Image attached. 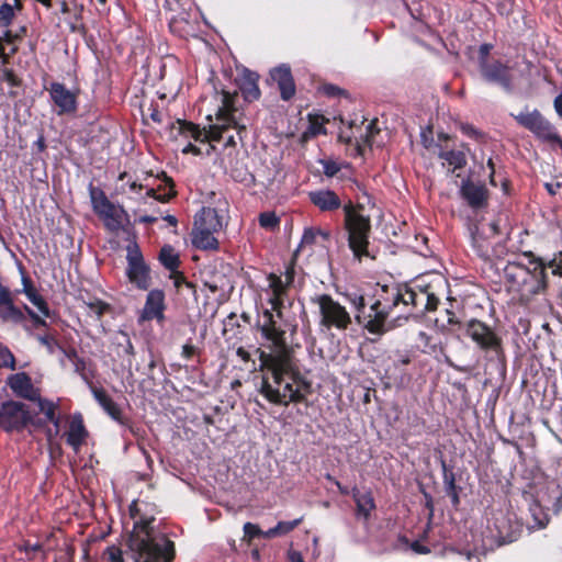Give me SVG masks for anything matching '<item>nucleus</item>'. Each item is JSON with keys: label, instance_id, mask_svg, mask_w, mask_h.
I'll list each match as a JSON object with an SVG mask.
<instances>
[{"label": "nucleus", "instance_id": "f257e3e1", "mask_svg": "<svg viewBox=\"0 0 562 562\" xmlns=\"http://www.w3.org/2000/svg\"><path fill=\"white\" fill-rule=\"evenodd\" d=\"M258 327L262 337L273 347L270 353L262 352L260 356L266 373L262 375L259 392L277 405L303 402L308 385L295 369L286 347L285 331L278 324L272 311H263Z\"/></svg>", "mask_w": 562, "mask_h": 562}, {"label": "nucleus", "instance_id": "f03ea898", "mask_svg": "<svg viewBox=\"0 0 562 562\" xmlns=\"http://www.w3.org/2000/svg\"><path fill=\"white\" fill-rule=\"evenodd\" d=\"M385 296L376 300L366 310L364 297L362 295H348L352 307L355 308V318L359 325H362L369 333L382 335L387 330L386 318L395 310L402 306L403 316L407 318L412 315H423L426 312L437 308L439 299L429 286L422 284H401L384 290ZM398 314L397 317H401Z\"/></svg>", "mask_w": 562, "mask_h": 562}, {"label": "nucleus", "instance_id": "7ed1b4c3", "mask_svg": "<svg viewBox=\"0 0 562 562\" xmlns=\"http://www.w3.org/2000/svg\"><path fill=\"white\" fill-rule=\"evenodd\" d=\"M148 504L143 501H134L130 506L134 527L126 557L134 562H171L175 558V544L154 527L155 518L145 513Z\"/></svg>", "mask_w": 562, "mask_h": 562}, {"label": "nucleus", "instance_id": "20e7f679", "mask_svg": "<svg viewBox=\"0 0 562 562\" xmlns=\"http://www.w3.org/2000/svg\"><path fill=\"white\" fill-rule=\"evenodd\" d=\"M310 201L321 212H335L340 207L345 213V228L348 234V246L353 258L361 261L370 257L369 236L371 232V220L362 213V206H355L351 201L344 204L339 195L329 189H319L308 193Z\"/></svg>", "mask_w": 562, "mask_h": 562}, {"label": "nucleus", "instance_id": "39448f33", "mask_svg": "<svg viewBox=\"0 0 562 562\" xmlns=\"http://www.w3.org/2000/svg\"><path fill=\"white\" fill-rule=\"evenodd\" d=\"M527 263L510 261L504 268L505 279L512 292L519 295L522 302H528L533 295L544 291L546 266L532 254H525Z\"/></svg>", "mask_w": 562, "mask_h": 562}, {"label": "nucleus", "instance_id": "423d86ee", "mask_svg": "<svg viewBox=\"0 0 562 562\" xmlns=\"http://www.w3.org/2000/svg\"><path fill=\"white\" fill-rule=\"evenodd\" d=\"M228 97L224 93H217V90L214 92V102L216 105L215 109V122L210 125L209 130H201L198 125L186 122L178 121V130L179 135L188 140V144H194L196 146L206 148L207 142L217 140L223 137L222 132L225 131V127L229 124V122H235L234 117L227 116V106H228Z\"/></svg>", "mask_w": 562, "mask_h": 562}, {"label": "nucleus", "instance_id": "0eeeda50", "mask_svg": "<svg viewBox=\"0 0 562 562\" xmlns=\"http://www.w3.org/2000/svg\"><path fill=\"white\" fill-rule=\"evenodd\" d=\"M217 93H224V94H226L228 97L229 100H228V106H227L228 108L227 109V116L234 117L235 121H237V123L229 122L227 127H225V131L222 132L223 137H221L216 142L223 140L224 142V147H235L236 146L235 134L241 140L243 139V134L246 133V124L243 122V120L240 117L241 114L238 112V110L234 105L235 94H232V93H229L228 91H225V90H221V91L217 90ZM214 142L215 140L207 142V145H206L205 149H203L202 147L196 146L194 144L186 145L182 148V153L183 154H192V155H195V156L203 155V154L204 155H211V153L215 149L214 145L212 144Z\"/></svg>", "mask_w": 562, "mask_h": 562}, {"label": "nucleus", "instance_id": "6e6552de", "mask_svg": "<svg viewBox=\"0 0 562 562\" xmlns=\"http://www.w3.org/2000/svg\"><path fill=\"white\" fill-rule=\"evenodd\" d=\"M311 301L318 307L319 326L322 328L346 330L351 325L350 313L329 294H317Z\"/></svg>", "mask_w": 562, "mask_h": 562}, {"label": "nucleus", "instance_id": "1a4fd4ad", "mask_svg": "<svg viewBox=\"0 0 562 562\" xmlns=\"http://www.w3.org/2000/svg\"><path fill=\"white\" fill-rule=\"evenodd\" d=\"M89 195L94 213L109 231L116 232L123 227L127 214L121 205L112 203L102 189L92 184L89 187Z\"/></svg>", "mask_w": 562, "mask_h": 562}, {"label": "nucleus", "instance_id": "9d476101", "mask_svg": "<svg viewBox=\"0 0 562 562\" xmlns=\"http://www.w3.org/2000/svg\"><path fill=\"white\" fill-rule=\"evenodd\" d=\"M510 115L521 127L528 130L541 142L562 146V139L555 127L538 110L525 109Z\"/></svg>", "mask_w": 562, "mask_h": 562}, {"label": "nucleus", "instance_id": "9b49d317", "mask_svg": "<svg viewBox=\"0 0 562 562\" xmlns=\"http://www.w3.org/2000/svg\"><path fill=\"white\" fill-rule=\"evenodd\" d=\"M33 417L26 404L8 401L0 406V427L5 431L25 428Z\"/></svg>", "mask_w": 562, "mask_h": 562}, {"label": "nucleus", "instance_id": "f8f14e48", "mask_svg": "<svg viewBox=\"0 0 562 562\" xmlns=\"http://www.w3.org/2000/svg\"><path fill=\"white\" fill-rule=\"evenodd\" d=\"M126 250V274L130 282L135 284L140 290H147L150 284L149 268L144 261L138 245L136 243L130 244Z\"/></svg>", "mask_w": 562, "mask_h": 562}, {"label": "nucleus", "instance_id": "ddd939ff", "mask_svg": "<svg viewBox=\"0 0 562 562\" xmlns=\"http://www.w3.org/2000/svg\"><path fill=\"white\" fill-rule=\"evenodd\" d=\"M467 335L482 349L498 351L501 341L494 331L483 322L471 319L465 327Z\"/></svg>", "mask_w": 562, "mask_h": 562}, {"label": "nucleus", "instance_id": "4468645a", "mask_svg": "<svg viewBox=\"0 0 562 562\" xmlns=\"http://www.w3.org/2000/svg\"><path fill=\"white\" fill-rule=\"evenodd\" d=\"M52 101L57 106L59 115L70 114L77 110V95L65 85L60 82H52L47 89Z\"/></svg>", "mask_w": 562, "mask_h": 562}, {"label": "nucleus", "instance_id": "2eb2a0df", "mask_svg": "<svg viewBox=\"0 0 562 562\" xmlns=\"http://www.w3.org/2000/svg\"><path fill=\"white\" fill-rule=\"evenodd\" d=\"M480 70L487 82L497 83L507 91L512 89L509 68L501 61L481 63Z\"/></svg>", "mask_w": 562, "mask_h": 562}, {"label": "nucleus", "instance_id": "dca6fc26", "mask_svg": "<svg viewBox=\"0 0 562 562\" xmlns=\"http://www.w3.org/2000/svg\"><path fill=\"white\" fill-rule=\"evenodd\" d=\"M165 311V294L161 290H151L146 296V302L142 310L139 321L157 319L162 322Z\"/></svg>", "mask_w": 562, "mask_h": 562}, {"label": "nucleus", "instance_id": "f3484780", "mask_svg": "<svg viewBox=\"0 0 562 562\" xmlns=\"http://www.w3.org/2000/svg\"><path fill=\"white\" fill-rule=\"evenodd\" d=\"M461 198L475 210L485 206L487 201L486 188L477 182L465 180L460 188Z\"/></svg>", "mask_w": 562, "mask_h": 562}, {"label": "nucleus", "instance_id": "a211bd4d", "mask_svg": "<svg viewBox=\"0 0 562 562\" xmlns=\"http://www.w3.org/2000/svg\"><path fill=\"white\" fill-rule=\"evenodd\" d=\"M271 79L277 83L282 100L288 101L295 94V83L288 65H280L270 71Z\"/></svg>", "mask_w": 562, "mask_h": 562}, {"label": "nucleus", "instance_id": "6ab92c4d", "mask_svg": "<svg viewBox=\"0 0 562 562\" xmlns=\"http://www.w3.org/2000/svg\"><path fill=\"white\" fill-rule=\"evenodd\" d=\"M8 384L13 393L23 398L35 401L40 396L38 390L34 387L31 378L24 372L12 374Z\"/></svg>", "mask_w": 562, "mask_h": 562}, {"label": "nucleus", "instance_id": "aec40b11", "mask_svg": "<svg viewBox=\"0 0 562 562\" xmlns=\"http://www.w3.org/2000/svg\"><path fill=\"white\" fill-rule=\"evenodd\" d=\"M470 236L472 241V247L475 250L476 255L481 258L490 257L491 243L492 238L488 236L485 225L483 222L475 223L470 226Z\"/></svg>", "mask_w": 562, "mask_h": 562}, {"label": "nucleus", "instance_id": "412c9836", "mask_svg": "<svg viewBox=\"0 0 562 562\" xmlns=\"http://www.w3.org/2000/svg\"><path fill=\"white\" fill-rule=\"evenodd\" d=\"M67 443L78 452L81 445L86 440L88 432L83 425V419L80 414H74L71 416L69 428L65 434Z\"/></svg>", "mask_w": 562, "mask_h": 562}, {"label": "nucleus", "instance_id": "4be33fe9", "mask_svg": "<svg viewBox=\"0 0 562 562\" xmlns=\"http://www.w3.org/2000/svg\"><path fill=\"white\" fill-rule=\"evenodd\" d=\"M269 290L271 292L269 302L272 306V311L277 312V317L281 318L282 314L280 307L283 304V295L286 292L289 285L283 281L280 276L271 273L268 277Z\"/></svg>", "mask_w": 562, "mask_h": 562}, {"label": "nucleus", "instance_id": "5701e85b", "mask_svg": "<svg viewBox=\"0 0 562 562\" xmlns=\"http://www.w3.org/2000/svg\"><path fill=\"white\" fill-rule=\"evenodd\" d=\"M91 392L98 404L113 420L124 423L121 408L103 389L91 387Z\"/></svg>", "mask_w": 562, "mask_h": 562}, {"label": "nucleus", "instance_id": "b1692460", "mask_svg": "<svg viewBox=\"0 0 562 562\" xmlns=\"http://www.w3.org/2000/svg\"><path fill=\"white\" fill-rule=\"evenodd\" d=\"M194 227L216 233L221 231L222 222L214 209L202 207V210L195 215Z\"/></svg>", "mask_w": 562, "mask_h": 562}, {"label": "nucleus", "instance_id": "393cba45", "mask_svg": "<svg viewBox=\"0 0 562 562\" xmlns=\"http://www.w3.org/2000/svg\"><path fill=\"white\" fill-rule=\"evenodd\" d=\"M214 234L215 233L194 227L192 231L193 246L202 250H216L218 248V241L214 237Z\"/></svg>", "mask_w": 562, "mask_h": 562}, {"label": "nucleus", "instance_id": "a878e982", "mask_svg": "<svg viewBox=\"0 0 562 562\" xmlns=\"http://www.w3.org/2000/svg\"><path fill=\"white\" fill-rule=\"evenodd\" d=\"M36 400L41 413L54 425V435L57 436L60 429V418L57 415L58 404L46 398H41L40 396Z\"/></svg>", "mask_w": 562, "mask_h": 562}, {"label": "nucleus", "instance_id": "bb28decb", "mask_svg": "<svg viewBox=\"0 0 562 562\" xmlns=\"http://www.w3.org/2000/svg\"><path fill=\"white\" fill-rule=\"evenodd\" d=\"M243 82L240 89L243 90L245 98L249 100H256L260 97V90L258 88V75L248 69L243 72Z\"/></svg>", "mask_w": 562, "mask_h": 562}, {"label": "nucleus", "instance_id": "cd10ccee", "mask_svg": "<svg viewBox=\"0 0 562 562\" xmlns=\"http://www.w3.org/2000/svg\"><path fill=\"white\" fill-rule=\"evenodd\" d=\"M352 497L356 502L358 514L368 518L375 507L372 494L370 492L361 493L359 490L353 488Z\"/></svg>", "mask_w": 562, "mask_h": 562}, {"label": "nucleus", "instance_id": "c85d7f7f", "mask_svg": "<svg viewBox=\"0 0 562 562\" xmlns=\"http://www.w3.org/2000/svg\"><path fill=\"white\" fill-rule=\"evenodd\" d=\"M438 156L443 160V165H447L452 171L467 165V157L461 150H440Z\"/></svg>", "mask_w": 562, "mask_h": 562}, {"label": "nucleus", "instance_id": "c756f323", "mask_svg": "<svg viewBox=\"0 0 562 562\" xmlns=\"http://www.w3.org/2000/svg\"><path fill=\"white\" fill-rule=\"evenodd\" d=\"M303 518H297L291 521H279L276 527L268 529L262 533L263 538L271 539L279 536H284L295 529Z\"/></svg>", "mask_w": 562, "mask_h": 562}, {"label": "nucleus", "instance_id": "7c9ffc66", "mask_svg": "<svg viewBox=\"0 0 562 562\" xmlns=\"http://www.w3.org/2000/svg\"><path fill=\"white\" fill-rule=\"evenodd\" d=\"M37 340L44 347H46L48 353H50V355H55L57 351H59L60 353H63L67 358H71V357L76 356V350L75 349H70V350L64 349L59 345V342L53 336H50V335H38L37 336Z\"/></svg>", "mask_w": 562, "mask_h": 562}, {"label": "nucleus", "instance_id": "2f4dec72", "mask_svg": "<svg viewBox=\"0 0 562 562\" xmlns=\"http://www.w3.org/2000/svg\"><path fill=\"white\" fill-rule=\"evenodd\" d=\"M159 260L162 263V266L168 269L170 272H175V270L178 269L180 260L179 256L176 252V250L167 245L164 246L159 254Z\"/></svg>", "mask_w": 562, "mask_h": 562}, {"label": "nucleus", "instance_id": "473e14b6", "mask_svg": "<svg viewBox=\"0 0 562 562\" xmlns=\"http://www.w3.org/2000/svg\"><path fill=\"white\" fill-rule=\"evenodd\" d=\"M0 317L3 321L20 323L23 319V313L13 305L11 295L8 303L0 304Z\"/></svg>", "mask_w": 562, "mask_h": 562}, {"label": "nucleus", "instance_id": "72a5a7b5", "mask_svg": "<svg viewBox=\"0 0 562 562\" xmlns=\"http://www.w3.org/2000/svg\"><path fill=\"white\" fill-rule=\"evenodd\" d=\"M15 10H21V5L16 7L14 2H4L0 5V27H8L12 23Z\"/></svg>", "mask_w": 562, "mask_h": 562}, {"label": "nucleus", "instance_id": "f704fd0d", "mask_svg": "<svg viewBox=\"0 0 562 562\" xmlns=\"http://www.w3.org/2000/svg\"><path fill=\"white\" fill-rule=\"evenodd\" d=\"M162 176H164V181H165L166 186L168 187V191L162 194H157L155 189H149L147 191V194L149 196H153L157 201L167 202L176 194V192L173 191L172 180L169 177H167L165 173Z\"/></svg>", "mask_w": 562, "mask_h": 562}, {"label": "nucleus", "instance_id": "c9c22d12", "mask_svg": "<svg viewBox=\"0 0 562 562\" xmlns=\"http://www.w3.org/2000/svg\"><path fill=\"white\" fill-rule=\"evenodd\" d=\"M95 562H124V560L122 558L121 549L115 546H111L103 551Z\"/></svg>", "mask_w": 562, "mask_h": 562}, {"label": "nucleus", "instance_id": "e433bc0d", "mask_svg": "<svg viewBox=\"0 0 562 562\" xmlns=\"http://www.w3.org/2000/svg\"><path fill=\"white\" fill-rule=\"evenodd\" d=\"M280 220L273 212H265L259 216V224L266 229H274L279 226Z\"/></svg>", "mask_w": 562, "mask_h": 562}, {"label": "nucleus", "instance_id": "4c0bfd02", "mask_svg": "<svg viewBox=\"0 0 562 562\" xmlns=\"http://www.w3.org/2000/svg\"><path fill=\"white\" fill-rule=\"evenodd\" d=\"M0 368L15 369L14 356L2 344H0Z\"/></svg>", "mask_w": 562, "mask_h": 562}, {"label": "nucleus", "instance_id": "58836bf2", "mask_svg": "<svg viewBox=\"0 0 562 562\" xmlns=\"http://www.w3.org/2000/svg\"><path fill=\"white\" fill-rule=\"evenodd\" d=\"M86 305L89 315H94L97 318H100L109 310V305L100 300L88 302Z\"/></svg>", "mask_w": 562, "mask_h": 562}, {"label": "nucleus", "instance_id": "ea45409f", "mask_svg": "<svg viewBox=\"0 0 562 562\" xmlns=\"http://www.w3.org/2000/svg\"><path fill=\"white\" fill-rule=\"evenodd\" d=\"M25 293L29 300L38 308V311L44 316H48L49 312L45 301L40 295H37L33 290L25 289Z\"/></svg>", "mask_w": 562, "mask_h": 562}, {"label": "nucleus", "instance_id": "a19ab883", "mask_svg": "<svg viewBox=\"0 0 562 562\" xmlns=\"http://www.w3.org/2000/svg\"><path fill=\"white\" fill-rule=\"evenodd\" d=\"M318 233L319 232H317L316 228H306L301 238L300 248L315 244L318 238Z\"/></svg>", "mask_w": 562, "mask_h": 562}, {"label": "nucleus", "instance_id": "79ce46f5", "mask_svg": "<svg viewBox=\"0 0 562 562\" xmlns=\"http://www.w3.org/2000/svg\"><path fill=\"white\" fill-rule=\"evenodd\" d=\"M243 529H244L245 537H248L249 540L255 537H258V536L262 537V533L265 532V531H261L257 525L251 524V522H246L244 525Z\"/></svg>", "mask_w": 562, "mask_h": 562}, {"label": "nucleus", "instance_id": "37998d69", "mask_svg": "<svg viewBox=\"0 0 562 562\" xmlns=\"http://www.w3.org/2000/svg\"><path fill=\"white\" fill-rule=\"evenodd\" d=\"M322 164H323L324 173L327 177H334L340 170V167H339V165L336 161L324 160Z\"/></svg>", "mask_w": 562, "mask_h": 562}, {"label": "nucleus", "instance_id": "c03bdc74", "mask_svg": "<svg viewBox=\"0 0 562 562\" xmlns=\"http://www.w3.org/2000/svg\"><path fill=\"white\" fill-rule=\"evenodd\" d=\"M170 279L173 280L175 288L179 289L182 284H186L188 288H193L192 283L188 282L183 274L177 270L171 272Z\"/></svg>", "mask_w": 562, "mask_h": 562}, {"label": "nucleus", "instance_id": "a18cd8bd", "mask_svg": "<svg viewBox=\"0 0 562 562\" xmlns=\"http://www.w3.org/2000/svg\"><path fill=\"white\" fill-rule=\"evenodd\" d=\"M0 81L8 82L11 87H14L18 85L16 77L10 69H2L0 70Z\"/></svg>", "mask_w": 562, "mask_h": 562}, {"label": "nucleus", "instance_id": "49530a36", "mask_svg": "<svg viewBox=\"0 0 562 562\" xmlns=\"http://www.w3.org/2000/svg\"><path fill=\"white\" fill-rule=\"evenodd\" d=\"M447 493L451 496L452 504L457 506L459 504V495L456 491L454 479L451 477L447 485Z\"/></svg>", "mask_w": 562, "mask_h": 562}, {"label": "nucleus", "instance_id": "de8ad7c7", "mask_svg": "<svg viewBox=\"0 0 562 562\" xmlns=\"http://www.w3.org/2000/svg\"><path fill=\"white\" fill-rule=\"evenodd\" d=\"M484 225L488 236L492 238L499 234V225L497 221H491L490 223H484Z\"/></svg>", "mask_w": 562, "mask_h": 562}, {"label": "nucleus", "instance_id": "09e8293b", "mask_svg": "<svg viewBox=\"0 0 562 562\" xmlns=\"http://www.w3.org/2000/svg\"><path fill=\"white\" fill-rule=\"evenodd\" d=\"M23 549L24 551L30 554L32 553L33 555L31 557L32 559L35 558V555L40 552H42V546L40 543H30V542H26L24 543L23 546Z\"/></svg>", "mask_w": 562, "mask_h": 562}, {"label": "nucleus", "instance_id": "8fccbe9b", "mask_svg": "<svg viewBox=\"0 0 562 562\" xmlns=\"http://www.w3.org/2000/svg\"><path fill=\"white\" fill-rule=\"evenodd\" d=\"M323 91L326 95H329V97H336V95L344 93V91L339 87L334 86V85H324Z\"/></svg>", "mask_w": 562, "mask_h": 562}, {"label": "nucleus", "instance_id": "3c124183", "mask_svg": "<svg viewBox=\"0 0 562 562\" xmlns=\"http://www.w3.org/2000/svg\"><path fill=\"white\" fill-rule=\"evenodd\" d=\"M492 46L490 44H483L480 46L479 55H480V64L481 63H488L487 56L490 54Z\"/></svg>", "mask_w": 562, "mask_h": 562}, {"label": "nucleus", "instance_id": "603ef678", "mask_svg": "<svg viewBox=\"0 0 562 562\" xmlns=\"http://www.w3.org/2000/svg\"><path fill=\"white\" fill-rule=\"evenodd\" d=\"M70 360L75 361V371L80 373L83 376V369H85V361L76 355L75 357L69 358Z\"/></svg>", "mask_w": 562, "mask_h": 562}, {"label": "nucleus", "instance_id": "864d4df0", "mask_svg": "<svg viewBox=\"0 0 562 562\" xmlns=\"http://www.w3.org/2000/svg\"><path fill=\"white\" fill-rule=\"evenodd\" d=\"M411 549L416 552V553H420V554H426V553H429V549L425 546H422L418 541H415L411 544Z\"/></svg>", "mask_w": 562, "mask_h": 562}, {"label": "nucleus", "instance_id": "5fc2aeb1", "mask_svg": "<svg viewBox=\"0 0 562 562\" xmlns=\"http://www.w3.org/2000/svg\"><path fill=\"white\" fill-rule=\"evenodd\" d=\"M327 480H329L330 482H333L339 490V492L344 495H347L349 493L348 488L346 486H342L340 484L339 481H337L336 479H334L330 474H327Z\"/></svg>", "mask_w": 562, "mask_h": 562}, {"label": "nucleus", "instance_id": "6e6d98bb", "mask_svg": "<svg viewBox=\"0 0 562 562\" xmlns=\"http://www.w3.org/2000/svg\"><path fill=\"white\" fill-rule=\"evenodd\" d=\"M10 295V291L7 288L2 286V284L0 283V304L8 303Z\"/></svg>", "mask_w": 562, "mask_h": 562}, {"label": "nucleus", "instance_id": "4d7b16f0", "mask_svg": "<svg viewBox=\"0 0 562 562\" xmlns=\"http://www.w3.org/2000/svg\"><path fill=\"white\" fill-rule=\"evenodd\" d=\"M554 109L560 117H562V92L554 99Z\"/></svg>", "mask_w": 562, "mask_h": 562}, {"label": "nucleus", "instance_id": "13d9d810", "mask_svg": "<svg viewBox=\"0 0 562 562\" xmlns=\"http://www.w3.org/2000/svg\"><path fill=\"white\" fill-rule=\"evenodd\" d=\"M289 560L291 562H304L303 557L299 551H290L289 552Z\"/></svg>", "mask_w": 562, "mask_h": 562}, {"label": "nucleus", "instance_id": "bf43d9fd", "mask_svg": "<svg viewBox=\"0 0 562 562\" xmlns=\"http://www.w3.org/2000/svg\"><path fill=\"white\" fill-rule=\"evenodd\" d=\"M294 280V270L292 268L286 269L284 274V282L290 286Z\"/></svg>", "mask_w": 562, "mask_h": 562}, {"label": "nucleus", "instance_id": "052dcab7", "mask_svg": "<svg viewBox=\"0 0 562 562\" xmlns=\"http://www.w3.org/2000/svg\"><path fill=\"white\" fill-rule=\"evenodd\" d=\"M461 130L464 134L469 135V136H474L476 135V131L475 128L472 126V125H469V124H463L461 126Z\"/></svg>", "mask_w": 562, "mask_h": 562}, {"label": "nucleus", "instance_id": "680f3d73", "mask_svg": "<svg viewBox=\"0 0 562 562\" xmlns=\"http://www.w3.org/2000/svg\"><path fill=\"white\" fill-rule=\"evenodd\" d=\"M496 528L498 531V538H501L503 540L512 541V539L509 538V535L504 530V528H502L499 526H496Z\"/></svg>", "mask_w": 562, "mask_h": 562}, {"label": "nucleus", "instance_id": "e2e57ef3", "mask_svg": "<svg viewBox=\"0 0 562 562\" xmlns=\"http://www.w3.org/2000/svg\"><path fill=\"white\" fill-rule=\"evenodd\" d=\"M560 187V183H546V188L551 194H555Z\"/></svg>", "mask_w": 562, "mask_h": 562}, {"label": "nucleus", "instance_id": "0e129e2a", "mask_svg": "<svg viewBox=\"0 0 562 562\" xmlns=\"http://www.w3.org/2000/svg\"><path fill=\"white\" fill-rule=\"evenodd\" d=\"M194 348L189 345H184L182 349V355L187 358H189L193 353Z\"/></svg>", "mask_w": 562, "mask_h": 562}, {"label": "nucleus", "instance_id": "69168bd1", "mask_svg": "<svg viewBox=\"0 0 562 562\" xmlns=\"http://www.w3.org/2000/svg\"><path fill=\"white\" fill-rule=\"evenodd\" d=\"M318 233V237H321L323 240H328L330 238V233L328 231H323L321 228H316Z\"/></svg>", "mask_w": 562, "mask_h": 562}, {"label": "nucleus", "instance_id": "338daca9", "mask_svg": "<svg viewBox=\"0 0 562 562\" xmlns=\"http://www.w3.org/2000/svg\"><path fill=\"white\" fill-rule=\"evenodd\" d=\"M140 222L143 223H154L157 221V217L156 216H150V215H144L139 218Z\"/></svg>", "mask_w": 562, "mask_h": 562}, {"label": "nucleus", "instance_id": "774afa93", "mask_svg": "<svg viewBox=\"0 0 562 562\" xmlns=\"http://www.w3.org/2000/svg\"><path fill=\"white\" fill-rule=\"evenodd\" d=\"M164 220L167 221L171 226H176L178 223L177 218L173 215H166Z\"/></svg>", "mask_w": 562, "mask_h": 562}]
</instances>
